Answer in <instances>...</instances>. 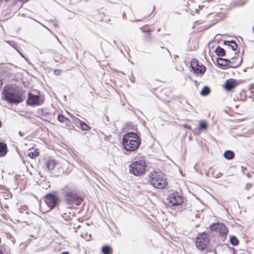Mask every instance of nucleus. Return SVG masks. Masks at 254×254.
Masks as SVG:
<instances>
[{"label": "nucleus", "mask_w": 254, "mask_h": 254, "mask_svg": "<svg viewBox=\"0 0 254 254\" xmlns=\"http://www.w3.org/2000/svg\"><path fill=\"white\" fill-rule=\"evenodd\" d=\"M2 95V99L10 103L18 104L23 100V94L14 85L6 87Z\"/></svg>", "instance_id": "1"}, {"label": "nucleus", "mask_w": 254, "mask_h": 254, "mask_svg": "<svg viewBox=\"0 0 254 254\" xmlns=\"http://www.w3.org/2000/svg\"><path fill=\"white\" fill-rule=\"evenodd\" d=\"M123 143L126 150L133 151L139 146L140 141L136 133L130 132L124 135Z\"/></svg>", "instance_id": "2"}, {"label": "nucleus", "mask_w": 254, "mask_h": 254, "mask_svg": "<svg viewBox=\"0 0 254 254\" xmlns=\"http://www.w3.org/2000/svg\"><path fill=\"white\" fill-rule=\"evenodd\" d=\"M148 177L150 184L156 188L163 189L168 185L165 175L162 173L157 172H151Z\"/></svg>", "instance_id": "3"}, {"label": "nucleus", "mask_w": 254, "mask_h": 254, "mask_svg": "<svg viewBox=\"0 0 254 254\" xmlns=\"http://www.w3.org/2000/svg\"><path fill=\"white\" fill-rule=\"evenodd\" d=\"M146 167L145 161L138 159L133 161L129 165V171L135 176H139L145 173Z\"/></svg>", "instance_id": "4"}, {"label": "nucleus", "mask_w": 254, "mask_h": 254, "mask_svg": "<svg viewBox=\"0 0 254 254\" xmlns=\"http://www.w3.org/2000/svg\"><path fill=\"white\" fill-rule=\"evenodd\" d=\"M65 200L67 204H74L79 205L83 201V198L76 191L70 190L66 191L65 194Z\"/></svg>", "instance_id": "5"}, {"label": "nucleus", "mask_w": 254, "mask_h": 254, "mask_svg": "<svg viewBox=\"0 0 254 254\" xmlns=\"http://www.w3.org/2000/svg\"><path fill=\"white\" fill-rule=\"evenodd\" d=\"M44 100V97L42 96L40 92L38 95L29 92L27 95L26 103L32 106H39L43 104Z\"/></svg>", "instance_id": "6"}, {"label": "nucleus", "mask_w": 254, "mask_h": 254, "mask_svg": "<svg viewBox=\"0 0 254 254\" xmlns=\"http://www.w3.org/2000/svg\"><path fill=\"white\" fill-rule=\"evenodd\" d=\"M208 239L205 233L199 234L196 239V246L198 249L203 251L207 249Z\"/></svg>", "instance_id": "7"}, {"label": "nucleus", "mask_w": 254, "mask_h": 254, "mask_svg": "<svg viewBox=\"0 0 254 254\" xmlns=\"http://www.w3.org/2000/svg\"><path fill=\"white\" fill-rule=\"evenodd\" d=\"M45 201L48 206H56L60 202V199L56 192L47 194L45 196Z\"/></svg>", "instance_id": "8"}, {"label": "nucleus", "mask_w": 254, "mask_h": 254, "mask_svg": "<svg viewBox=\"0 0 254 254\" xmlns=\"http://www.w3.org/2000/svg\"><path fill=\"white\" fill-rule=\"evenodd\" d=\"M166 203L172 206L182 205L183 203V198L178 193L170 194L166 200Z\"/></svg>", "instance_id": "9"}, {"label": "nucleus", "mask_w": 254, "mask_h": 254, "mask_svg": "<svg viewBox=\"0 0 254 254\" xmlns=\"http://www.w3.org/2000/svg\"><path fill=\"white\" fill-rule=\"evenodd\" d=\"M191 67L195 74H203L206 71V67L202 64L199 63L196 59H193L190 63Z\"/></svg>", "instance_id": "10"}, {"label": "nucleus", "mask_w": 254, "mask_h": 254, "mask_svg": "<svg viewBox=\"0 0 254 254\" xmlns=\"http://www.w3.org/2000/svg\"><path fill=\"white\" fill-rule=\"evenodd\" d=\"M210 228L211 230L218 232L222 235H225L228 233L227 228L221 223L214 224Z\"/></svg>", "instance_id": "11"}, {"label": "nucleus", "mask_w": 254, "mask_h": 254, "mask_svg": "<svg viewBox=\"0 0 254 254\" xmlns=\"http://www.w3.org/2000/svg\"><path fill=\"white\" fill-rule=\"evenodd\" d=\"M74 122L76 124H79L80 128L84 131H88L90 130V128L84 122L80 120V119L74 117Z\"/></svg>", "instance_id": "12"}, {"label": "nucleus", "mask_w": 254, "mask_h": 254, "mask_svg": "<svg viewBox=\"0 0 254 254\" xmlns=\"http://www.w3.org/2000/svg\"><path fill=\"white\" fill-rule=\"evenodd\" d=\"M237 83L235 80L231 79L226 81L225 84V88L227 90H231L237 86Z\"/></svg>", "instance_id": "13"}, {"label": "nucleus", "mask_w": 254, "mask_h": 254, "mask_svg": "<svg viewBox=\"0 0 254 254\" xmlns=\"http://www.w3.org/2000/svg\"><path fill=\"white\" fill-rule=\"evenodd\" d=\"M57 165V162L54 159L48 160L46 163V166L47 169L50 171L53 170Z\"/></svg>", "instance_id": "14"}, {"label": "nucleus", "mask_w": 254, "mask_h": 254, "mask_svg": "<svg viewBox=\"0 0 254 254\" xmlns=\"http://www.w3.org/2000/svg\"><path fill=\"white\" fill-rule=\"evenodd\" d=\"M217 62L218 64L220 66H227L231 63L230 60L222 58H218L217 59Z\"/></svg>", "instance_id": "15"}, {"label": "nucleus", "mask_w": 254, "mask_h": 254, "mask_svg": "<svg viewBox=\"0 0 254 254\" xmlns=\"http://www.w3.org/2000/svg\"><path fill=\"white\" fill-rule=\"evenodd\" d=\"M7 153L6 144L3 142H0V157L4 156Z\"/></svg>", "instance_id": "16"}, {"label": "nucleus", "mask_w": 254, "mask_h": 254, "mask_svg": "<svg viewBox=\"0 0 254 254\" xmlns=\"http://www.w3.org/2000/svg\"><path fill=\"white\" fill-rule=\"evenodd\" d=\"M224 44L226 45H228L231 47L233 51H236L237 48V45L235 42L234 41H226L224 42Z\"/></svg>", "instance_id": "17"}, {"label": "nucleus", "mask_w": 254, "mask_h": 254, "mask_svg": "<svg viewBox=\"0 0 254 254\" xmlns=\"http://www.w3.org/2000/svg\"><path fill=\"white\" fill-rule=\"evenodd\" d=\"M224 156L226 159L230 160L234 158V153L233 151L228 150L225 152Z\"/></svg>", "instance_id": "18"}, {"label": "nucleus", "mask_w": 254, "mask_h": 254, "mask_svg": "<svg viewBox=\"0 0 254 254\" xmlns=\"http://www.w3.org/2000/svg\"><path fill=\"white\" fill-rule=\"evenodd\" d=\"M39 155V152L38 149H36L33 151H30L28 153V156L31 158H34Z\"/></svg>", "instance_id": "19"}, {"label": "nucleus", "mask_w": 254, "mask_h": 254, "mask_svg": "<svg viewBox=\"0 0 254 254\" xmlns=\"http://www.w3.org/2000/svg\"><path fill=\"white\" fill-rule=\"evenodd\" d=\"M215 53L218 56H224L225 55V50L220 47H217L215 50Z\"/></svg>", "instance_id": "20"}, {"label": "nucleus", "mask_w": 254, "mask_h": 254, "mask_svg": "<svg viewBox=\"0 0 254 254\" xmlns=\"http://www.w3.org/2000/svg\"><path fill=\"white\" fill-rule=\"evenodd\" d=\"M101 252L103 254H110L111 249L108 246H104L102 248Z\"/></svg>", "instance_id": "21"}, {"label": "nucleus", "mask_w": 254, "mask_h": 254, "mask_svg": "<svg viewBox=\"0 0 254 254\" xmlns=\"http://www.w3.org/2000/svg\"><path fill=\"white\" fill-rule=\"evenodd\" d=\"M224 254H235V252L233 248L227 247L225 249Z\"/></svg>", "instance_id": "22"}, {"label": "nucleus", "mask_w": 254, "mask_h": 254, "mask_svg": "<svg viewBox=\"0 0 254 254\" xmlns=\"http://www.w3.org/2000/svg\"><path fill=\"white\" fill-rule=\"evenodd\" d=\"M209 88L207 86H204L201 90L200 94L202 95L205 96L209 93Z\"/></svg>", "instance_id": "23"}, {"label": "nucleus", "mask_w": 254, "mask_h": 254, "mask_svg": "<svg viewBox=\"0 0 254 254\" xmlns=\"http://www.w3.org/2000/svg\"><path fill=\"white\" fill-rule=\"evenodd\" d=\"M58 120L61 123H64L65 121L69 122L68 118H65L63 115H60L58 116Z\"/></svg>", "instance_id": "24"}, {"label": "nucleus", "mask_w": 254, "mask_h": 254, "mask_svg": "<svg viewBox=\"0 0 254 254\" xmlns=\"http://www.w3.org/2000/svg\"><path fill=\"white\" fill-rule=\"evenodd\" d=\"M230 243L234 246H237L239 244V241L236 237L232 236L230 238Z\"/></svg>", "instance_id": "25"}, {"label": "nucleus", "mask_w": 254, "mask_h": 254, "mask_svg": "<svg viewBox=\"0 0 254 254\" xmlns=\"http://www.w3.org/2000/svg\"><path fill=\"white\" fill-rule=\"evenodd\" d=\"M207 127V124L205 121H201L199 123V128L200 129H206Z\"/></svg>", "instance_id": "26"}, {"label": "nucleus", "mask_w": 254, "mask_h": 254, "mask_svg": "<svg viewBox=\"0 0 254 254\" xmlns=\"http://www.w3.org/2000/svg\"><path fill=\"white\" fill-rule=\"evenodd\" d=\"M184 126V127L185 128H188V129H190V126L189 125H187V124L185 125Z\"/></svg>", "instance_id": "27"}, {"label": "nucleus", "mask_w": 254, "mask_h": 254, "mask_svg": "<svg viewBox=\"0 0 254 254\" xmlns=\"http://www.w3.org/2000/svg\"><path fill=\"white\" fill-rule=\"evenodd\" d=\"M61 254H69V253L67 252H64L62 253Z\"/></svg>", "instance_id": "28"}, {"label": "nucleus", "mask_w": 254, "mask_h": 254, "mask_svg": "<svg viewBox=\"0 0 254 254\" xmlns=\"http://www.w3.org/2000/svg\"><path fill=\"white\" fill-rule=\"evenodd\" d=\"M0 254H4L3 251L0 249Z\"/></svg>", "instance_id": "29"}, {"label": "nucleus", "mask_w": 254, "mask_h": 254, "mask_svg": "<svg viewBox=\"0 0 254 254\" xmlns=\"http://www.w3.org/2000/svg\"><path fill=\"white\" fill-rule=\"evenodd\" d=\"M8 0H0V2H1L2 1H7Z\"/></svg>", "instance_id": "30"}, {"label": "nucleus", "mask_w": 254, "mask_h": 254, "mask_svg": "<svg viewBox=\"0 0 254 254\" xmlns=\"http://www.w3.org/2000/svg\"><path fill=\"white\" fill-rule=\"evenodd\" d=\"M198 215V214H195V218H196V217H199Z\"/></svg>", "instance_id": "31"}, {"label": "nucleus", "mask_w": 254, "mask_h": 254, "mask_svg": "<svg viewBox=\"0 0 254 254\" xmlns=\"http://www.w3.org/2000/svg\"><path fill=\"white\" fill-rule=\"evenodd\" d=\"M2 126V123L0 121V127H1Z\"/></svg>", "instance_id": "32"}]
</instances>
